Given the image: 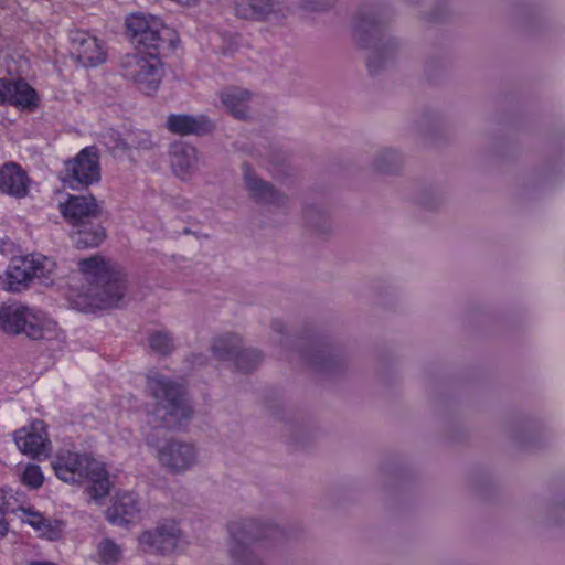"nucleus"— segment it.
<instances>
[{"mask_svg": "<svg viewBox=\"0 0 565 565\" xmlns=\"http://www.w3.org/2000/svg\"><path fill=\"white\" fill-rule=\"evenodd\" d=\"M86 285L72 289L70 301L79 311H93L116 306L124 297L127 281L121 268L103 256L95 255L78 262Z\"/></svg>", "mask_w": 565, "mask_h": 565, "instance_id": "nucleus-1", "label": "nucleus"}, {"mask_svg": "<svg viewBox=\"0 0 565 565\" xmlns=\"http://www.w3.org/2000/svg\"><path fill=\"white\" fill-rule=\"evenodd\" d=\"M56 477L71 484L87 483V492L94 501L110 491V481L104 463L87 454L71 450L58 451L52 460Z\"/></svg>", "mask_w": 565, "mask_h": 565, "instance_id": "nucleus-2", "label": "nucleus"}, {"mask_svg": "<svg viewBox=\"0 0 565 565\" xmlns=\"http://www.w3.org/2000/svg\"><path fill=\"white\" fill-rule=\"evenodd\" d=\"M147 392L156 401L152 422L154 426L175 428L192 416V406L182 387L159 371L148 373Z\"/></svg>", "mask_w": 565, "mask_h": 565, "instance_id": "nucleus-3", "label": "nucleus"}, {"mask_svg": "<svg viewBox=\"0 0 565 565\" xmlns=\"http://www.w3.org/2000/svg\"><path fill=\"white\" fill-rule=\"evenodd\" d=\"M0 328L9 334H24L32 340L60 339L57 322L44 311L19 302L0 307Z\"/></svg>", "mask_w": 565, "mask_h": 565, "instance_id": "nucleus-4", "label": "nucleus"}, {"mask_svg": "<svg viewBox=\"0 0 565 565\" xmlns=\"http://www.w3.org/2000/svg\"><path fill=\"white\" fill-rule=\"evenodd\" d=\"M146 445L158 465L172 475H184L196 467L200 461V449L192 441L179 438L148 437Z\"/></svg>", "mask_w": 565, "mask_h": 565, "instance_id": "nucleus-5", "label": "nucleus"}, {"mask_svg": "<svg viewBox=\"0 0 565 565\" xmlns=\"http://www.w3.org/2000/svg\"><path fill=\"white\" fill-rule=\"evenodd\" d=\"M158 55V52H143L139 49L136 53L126 55L121 63L122 75L146 95L157 92L163 77L162 63Z\"/></svg>", "mask_w": 565, "mask_h": 565, "instance_id": "nucleus-6", "label": "nucleus"}, {"mask_svg": "<svg viewBox=\"0 0 565 565\" xmlns=\"http://www.w3.org/2000/svg\"><path fill=\"white\" fill-rule=\"evenodd\" d=\"M126 26L132 41L149 52L159 53V50L170 46L175 38L174 31L152 14H130L126 20Z\"/></svg>", "mask_w": 565, "mask_h": 565, "instance_id": "nucleus-7", "label": "nucleus"}, {"mask_svg": "<svg viewBox=\"0 0 565 565\" xmlns=\"http://www.w3.org/2000/svg\"><path fill=\"white\" fill-rule=\"evenodd\" d=\"M182 542V530L173 519L163 520L154 527L142 531L138 536L139 548L151 555H171L178 551Z\"/></svg>", "mask_w": 565, "mask_h": 565, "instance_id": "nucleus-8", "label": "nucleus"}, {"mask_svg": "<svg viewBox=\"0 0 565 565\" xmlns=\"http://www.w3.org/2000/svg\"><path fill=\"white\" fill-rule=\"evenodd\" d=\"M228 551L242 565H259L254 558L252 544L262 540V526L254 520L233 521L228 524Z\"/></svg>", "mask_w": 565, "mask_h": 565, "instance_id": "nucleus-9", "label": "nucleus"}, {"mask_svg": "<svg viewBox=\"0 0 565 565\" xmlns=\"http://www.w3.org/2000/svg\"><path fill=\"white\" fill-rule=\"evenodd\" d=\"M100 178L98 157L93 148L83 149L74 160L67 161L61 172L63 184L79 189L97 182Z\"/></svg>", "mask_w": 565, "mask_h": 565, "instance_id": "nucleus-10", "label": "nucleus"}, {"mask_svg": "<svg viewBox=\"0 0 565 565\" xmlns=\"http://www.w3.org/2000/svg\"><path fill=\"white\" fill-rule=\"evenodd\" d=\"M241 338L226 333L217 337L212 345L214 356L222 361L233 360L242 371H250L262 361L260 353L255 349H241Z\"/></svg>", "mask_w": 565, "mask_h": 565, "instance_id": "nucleus-11", "label": "nucleus"}, {"mask_svg": "<svg viewBox=\"0 0 565 565\" xmlns=\"http://www.w3.org/2000/svg\"><path fill=\"white\" fill-rule=\"evenodd\" d=\"M234 12L244 20L278 23L289 15L290 9L281 0H234Z\"/></svg>", "mask_w": 565, "mask_h": 565, "instance_id": "nucleus-12", "label": "nucleus"}, {"mask_svg": "<svg viewBox=\"0 0 565 565\" xmlns=\"http://www.w3.org/2000/svg\"><path fill=\"white\" fill-rule=\"evenodd\" d=\"M14 443L19 450L31 457H47L50 452V440L45 424L42 420H34L14 433Z\"/></svg>", "mask_w": 565, "mask_h": 565, "instance_id": "nucleus-13", "label": "nucleus"}, {"mask_svg": "<svg viewBox=\"0 0 565 565\" xmlns=\"http://www.w3.org/2000/svg\"><path fill=\"white\" fill-rule=\"evenodd\" d=\"M143 503L132 491H119L115 494L111 505L107 509L108 521L115 525L136 523L141 519Z\"/></svg>", "mask_w": 565, "mask_h": 565, "instance_id": "nucleus-14", "label": "nucleus"}, {"mask_svg": "<svg viewBox=\"0 0 565 565\" xmlns=\"http://www.w3.org/2000/svg\"><path fill=\"white\" fill-rule=\"evenodd\" d=\"M73 53L84 66H97L106 60L100 41L86 31L76 30L70 35Z\"/></svg>", "mask_w": 565, "mask_h": 565, "instance_id": "nucleus-15", "label": "nucleus"}, {"mask_svg": "<svg viewBox=\"0 0 565 565\" xmlns=\"http://www.w3.org/2000/svg\"><path fill=\"white\" fill-rule=\"evenodd\" d=\"M63 216L74 226H84L99 215L100 209L95 198L71 195L65 203L60 204Z\"/></svg>", "mask_w": 565, "mask_h": 565, "instance_id": "nucleus-16", "label": "nucleus"}, {"mask_svg": "<svg viewBox=\"0 0 565 565\" xmlns=\"http://www.w3.org/2000/svg\"><path fill=\"white\" fill-rule=\"evenodd\" d=\"M31 180L26 172L15 162L0 167V191L15 199L25 198L30 191Z\"/></svg>", "mask_w": 565, "mask_h": 565, "instance_id": "nucleus-17", "label": "nucleus"}, {"mask_svg": "<svg viewBox=\"0 0 565 565\" xmlns=\"http://www.w3.org/2000/svg\"><path fill=\"white\" fill-rule=\"evenodd\" d=\"M243 179L246 190L257 202L273 206H281L285 204V195L274 189L269 183L260 180L247 164L243 166Z\"/></svg>", "mask_w": 565, "mask_h": 565, "instance_id": "nucleus-18", "label": "nucleus"}, {"mask_svg": "<svg viewBox=\"0 0 565 565\" xmlns=\"http://www.w3.org/2000/svg\"><path fill=\"white\" fill-rule=\"evenodd\" d=\"M0 103H9L21 108L31 109L36 106L38 95L24 81L0 78Z\"/></svg>", "mask_w": 565, "mask_h": 565, "instance_id": "nucleus-19", "label": "nucleus"}, {"mask_svg": "<svg viewBox=\"0 0 565 565\" xmlns=\"http://www.w3.org/2000/svg\"><path fill=\"white\" fill-rule=\"evenodd\" d=\"M170 166L174 175L189 180L198 170L199 157L194 147L175 142L170 148Z\"/></svg>", "mask_w": 565, "mask_h": 565, "instance_id": "nucleus-20", "label": "nucleus"}, {"mask_svg": "<svg viewBox=\"0 0 565 565\" xmlns=\"http://www.w3.org/2000/svg\"><path fill=\"white\" fill-rule=\"evenodd\" d=\"M21 520L29 524L42 539L55 541L62 536L64 524L62 521L49 518L32 508H21Z\"/></svg>", "mask_w": 565, "mask_h": 565, "instance_id": "nucleus-21", "label": "nucleus"}, {"mask_svg": "<svg viewBox=\"0 0 565 565\" xmlns=\"http://www.w3.org/2000/svg\"><path fill=\"white\" fill-rule=\"evenodd\" d=\"M253 93L242 87H226L220 93V99L228 114L239 120L250 117Z\"/></svg>", "mask_w": 565, "mask_h": 565, "instance_id": "nucleus-22", "label": "nucleus"}, {"mask_svg": "<svg viewBox=\"0 0 565 565\" xmlns=\"http://www.w3.org/2000/svg\"><path fill=\"white\" fill-rule=\"evenodd\" d=\"M32 279L28 257L14 258L11 260L4 274L0 275V288L7 291L18 292L25 289Z\"/></svg>", "mask_w": 565, "mask_h": 565, "instance_id": "nucleus-23", "label": "nucleus"}, {"mask_svg": "<svg viewBox=\"0 0 565 565\" xmlns=\"http://www.w3.org/2000/svg\"><path fill=\"white\" fill-rule=\"evenodd\" d=\"M167 128L177 135L203 134L213 128V124L205 116H190L184 114L170 115Z\"/></svg>", "mask_w": 565, "mask_h": 565, "instance_id": "nucleus-24", "label": "nucleus"}, {"mask_svg": "<svg viewBox=\"0 0 565 565\" xmlns=\"http://www.w3.org/2000/svg\"><path fill=\"white\" fill-rule=\"evenodd\" d=\"M31 267L32 278H40L44 284L53 281L56 271V263L42 254H32L26 256Z\"/></svg>", "mask_w": 565, "mask_h": 565, "instance_id": "nucleus-25", "label": "nucleus"}, {"mask_svg": "<svg viewBox=\"0 0 565 565\" xmlns=\"http://www.w3.org/2000/svg\"><path fill=\"white\" fill-rule=\"evenodd\" d=\"M122 558L121 547L110 539H103L96 547V561L103 565H115Z\"/></svg>", "mask_w": 565, "mask_h": 565, "instance_id": "nucleus-26", "label": "nucleus"}, {"mask_svg": "<svg viewBox=\"0 0 565 565\" xmlns=\"http://www.w3.org/2000/svg\"><path fill=\"white\" fill-rule=\"evenodd\" d=\"M104 238L105 231L100 226L92 230L78 228L72 234V241L79 249L98 246Z\"/></svg>", "mask_w": 565, "mask_h": 565, "instance_id": "nucleus-27", "label": "nucleus"}, {"mask_svg": "<svg viewBox=\"0 0 565 565\" xmlns=\"http://www.w3.org/2000/svg\"><path fill=\"white\" fill-rule=\"evenodd\" d=\"M401 162L402 157L396 150L385 149L377 153L374 167L379 172L388 173L397 168Z\"/></svg>", "mask_w": 565, "mask_h": 565, "instance_id": "nucleus-28", "label": "nucleus"}, {"mask_svg": "<svg viewBox=\"0 0 565 565\" xmlns=\"http://www.w3.org/2000/svg\"><path fill=\"white\" fill-rule=\"evenodd\" d=\"M149 344L152 350L160 354H168L173 348V341L166 331H158L151 334Z\"/></svg>", "mask_w": 565, "mask_h": 565, "instance_id": "nucleus-29", "label": "nucleus"}, {"mask_svg": "<svg viewBox=\"0 0 565 565\" xmlns=\"http://www.w3.org/2000/svg\"><path fill=\"white\" fill-rule=\"evenodd\" d=\"M21 481L31 489L40 488L44 481L41 468L36 465H28L22 472Z\"/></svg>", "mask_w": 565, "mask_h": 565, "instance_id": "nucleus-30", "label": "nucleus"}, {"mask_svg": "<svg viewBox=\"0 0 565 565\" xmlns=\"http://www.w3.org/2000/svg\"><path fill=\"white\" fill-rule=\"evenodd\" d=\"M337 0H300L302 9L308 11H323L331 8Z\"/></svg>", "mask_w": 565, "mask_h": 565, "instance_id": "nucleus-31", "label": "nucleus"}, {"mask_svg": "<svg viewBox=\"0 0 565 565\" xmlns=\"http://www.w3.org/2000/svg\"><path fill=\"white\" fill-rule=\"evenodd\" d=\"M356 29L360 32H377V22L374 17L361 13L356 23Z\"/></svg>", "mask_w": 565, "mask_h": 565, "instance_id": "nucleus-32", "label": "nucleus"}, {"mask_svg": "<svg viewBox=\"0 0 565 565\" xmlns=\"http://www.w3.org/2000/svg\"><path fill=\"white\" fill-rule=\"evenodd\" d=\"M9 532V523L6 520L4 510L0 507V541L6 537Z\"/></svg>", "mask_w": 565, "mask_h": 565, "instance_id": "nucleus-33", "label": "nucleus"}, {"mask_svg": "<svg viewBox=\"0 0 565 565\" xmlns=\"http://www.w3.org/2000/svg\"><path fill=\"white\" fill-rule=\"evenodd\" d=\"M379 54H380V53H374V55H373L372 57H370V58H369V63H367V65H369V68H370L371 71H375V70L379 67V64H377V61H376V60H377V57H379Z\"/></svg>", "mask_w": 565, "mask_h": 565, "instance_id": "nucleus-34", "label": "nucleus"}, {"mask_svg": "<svg viewBox=\"0 0 565 565\" xmlns=\"http://www.w3.org/2000/svg\"><path fill=\"white\" fill-rule=\"evenodd\" d=\"M28 565H56L52 562H47V561H34V562H30Z\"/></svg>", "mask_w": 565, "mask_h": 565, "instance_id": "nucleus-35", "label": "nucleus"}, {"mask_svg": "<svg viewBox=\"0 0 565 565\" xmlns=\"http://www.w3.org/2000/svg\"><path fill=\"white\" fill-rule=\"evenodd\" d=\"M274 330L277 332H282L284 326L281 322H275L273 326Z\"/></svg>", "mask_w": 565, "mask_h": 565, "instance_id": "nucleus-36", "label": "nucleus"}]
</instances>
